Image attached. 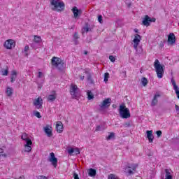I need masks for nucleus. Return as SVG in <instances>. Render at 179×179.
<instances>
[{
	"instance_id": "8fccbe9b",
	"label": "nucleus",
	"mask_w": 179,
	"mask_h": 179,
	"mask_svg": "<svg viewBox=\"0 0 179 179\" xmlns=\"http://www.w3.org/2000/svg\"><path fill=\"white\" fill-rule=\"evenodd\" d=\"M38 89H41V87H43V85H39L38 86Z\"/></svg>"
},
{
	"instance_id": "dca6fc26",
	"label": "nucleus",
	"mask_w": 179,
	"mask_h": 179,
	"mask_svg": "<svg viewBox=\"0 0 179 179\" xmlns=\"http://www.w3.org/2000/svg\"><path fill=\"white\" fill-rule=\"evenodd\" d=\"M72 12L73 13V17L75 19H78V16H80V15H82V10H79L78 9V7L76 6H74L73 8H72Z\"/></svg>"
},
{
	"instance_id": "7c9ffc66",
	"label": "nucleus",
	"mask_w": 179,
	"mask_h": 179,
	"mask_svg": "<svg viewBox=\"0 0 179 179\" xmlns=\"http://www.w3.org/2000/svg\"><path fill=\"white\" fill-rule=\"evenodd\" d=\"M141 83L143 85V86H147L148 85V83H149V81L148 80V78H141Z\"/></svg>"
},
{
	"instance_id": "c756f323",
	"label": "nucleus",
	"mask_w": 179,
	"mask_h": 179,
	"mask_svg": "<svg viewBox=\"0 0 179 179\" xmlns=\"http://www.w3.org/2000/svg\"><path fill=\"white\" fill-rule=\"evenodd\" d=\"M108 79H110V73H105L103 76V82H105V83H107L108 82Z\"/></svg>"
},
{
	"instance_id": "de8ad7c7",
	"label": "nucleus",
	"mask_w": 179,
	"mask_h": 179,
	"mask_svg": "<svg viewBox=\"0 0 179 179\" xmlns=\"http://www.w3.org/2000/svg\"><path fill=\"white\" fill-rule=\"evenodd\" d=\"M175 108H176V111L178 113V111H179V106L176 105L175 106Z\"/></svg>"
},
{
	"instance_id": "a211bd4d",
	"label": "nucleus",
	"mask_w": 179,
	"mask_h": 179,
	"mask_svg": "<svg viewBox=\"0 0 179 179\" xmlns=\"http://www.w3.org/2000/svg\"><path fill=\"white\" fill-rule=\"evenodd\" d=\"M57 99V92L55 91H52L48 96V101H54Z\"/></svg>"
},
{
	"instance_id": "58836bf2",
	"label": "nucleus",
	"mask_w": 179,
	"mask_h": 179,
	"mask_svg": "<svg viewBox=\"0 0 179 179\" xmlns=\"http://www.w3.org/2000/svg\"><path fill=\"white\" fill-rule=\"evenodd\" d=\"M28 51H29V46H25L24 50L23 51L24 54H25V55H27Z\"/></svg>"
},
{
	"instance_id": "0eeeda50",
	"label": "nucleus",
	"mask_w": 179,
	"mask_h": 179,
	"mask_svg": "<svg viewBox=\"0 0 179 179\" xmlns=\"http://www.w3.org/2000/svg\"><path fill=\"white\" fill-rule=\"evenodd\" d=\"M155 22H156V18H151L149 15H145L143 19L142 24L148 27V26H150V23H155Z\"/></svg>"
},
{
	"instance_id": "cd10ccee",
	"label": "nucleus",
	"mask_w": 179,
	"mask_h": 179,
	"mask_svg": "<svg viewBox=\"0 0 179 179\" xmlns=\"http://www.w3.org/2000/svg\"><path fill=\"white\" fill-rule=\"evenodd\" d=\"M93 28L89 27V24H86L85 27L83 28V33H87L88 31H92Z\"/></svg>"
},
{
	"instance_id": "79ce46f5",
	"label": "nucleus",
	"mask_w": 179,
	"mask_h": 179,
	"mask_svg": "<svg viewBox=\"0 0 179 179\" xmlns=\"http://www.w3.org/2000/svg\"><path fill=\"white\" fill-rule=\"evenodd\" d=\"M156 134L158 138H160V136H162V131H157Z\"/></svg>"
},
{
	"instance_id": "09e8293b",
	"label": "nucleus",
	"mask_w": 179,
	"mask_h": 179,
	"mask_svg": "<svg viewBox=\"0 0 179 179\" xmlns=\"http://www.w3.org/2000/svg\"><path fill=\"white\" fill-rule=\"evenodd\" d=\"M122 73H123L124 78H127V72L126 71H123Z\"/></svg>"
},
{
	"instance_id": "c9c22d12",
	"label": "nucleus",
	"mask_w": 179,
	"mask_h": 179,
	"mask_svg": "<svg viewBox=\"0 0 179 179\" xmlns=\"http://www.w3.org/2000/svg\"><path fill=\"white\" fill-rule=\"evenodd\" d=\"M87 96H88V99L89 100H92V99H93V94L90 92H87Z\"/></svg>"
},
{
	"instance_id": "864d4df0",
	"label": "nucleus",
	"mask_w": 179,
	"mask_h": 179,
	"mask_svg": "<svg viewBox=\"0 0 179 179\" xmlns=\"http://www.w3.org/2000/svg\"><path fill=\"white\" fill-rule=\"evenodd\" d=\"M20 179H24V177L21 176V177H20Z\"/></svg>"
},
{
	"instance_id": "c85d7f7f",
	"label": "nucleus",
	"mask_w": 179,
	"mask_h": 179,
	"mask_svg": "<svg viewBox=\"0 0 179 179\" xmlns=\"http://www.w3.org/2000/svg\"><path fill=\"white\" fill-rule=\"evenodd\" d=\"M1 157H8V154L5 152V150L0 148V158Z\"/></svg>"
},
{
	"instance_id": "f3484780",
	"label": "nucleus",
	"mask_w": 179,
	"mask_h": 179,
	"mask_svg": "<svg viewBox=\"0 0 179 179\" xmlns=\"http://www.w3.org/2000/svg\"><path fill=\"white\" fill-rule=\"evenodd\" d=\"M168 43L171 45H173L176 43V35H174V33H170L169 34Z\"/></svg>"
},
{
	"instance_id": "7ed1b4c3",
	"label": "nucleus",
	"mask_w": 179,
	"mask_h": 179,
	"mask_svg": "<svg viewBox=\"0 0 179 179\" xmlns=\"http://www.w3.org/2000/svg\"><path fill=\"white\" fill-rule=\"evenodd\" d=\"M51 64L54 68L59 69V71H63L66 67L65 62L57 57H53L52 58Z\"/></svg>"
},
{
	"instance_id": "20e7f679",
	"label": "nucleus",
	"mask_w": 179,
	"mask_h": 179,
	"mask_svg": "<svg viewBox=\"0 0 179 179\" xmlns=\"http://www.w3.org/2000/svg\"><path fill=\"white\" fill-rule=\"evenodd\" d=\"M50 5L52 7V10L55 12H62L65 9V3L59 0H50Z\"/></svg>"
},
{
	"instance_id": "37998d69",
	"label": "nucleus",
	"mask_w": 179,
	"mask_h": 179,
	"mask_svg": "<svg viewBox=\"0 0 179 179\" xmlns=\"http://www.w3.org/2000/svg\"><path fill=\"white\" fill-rule=\"evenodd\" d=\"M38 179H48L47 177L44 176H40L38 177Z\"/></svg>"
},
{
	"instance_id": "9b49d317",
	"label": "nucleus",
	"mask_w": 179,
	"mask_h": 179,
	"mask_svg": "<svg viewBox=\"0 0 179 179\" xmlns=\"http://www.w3.org/2000/svg\"><path fill=\"white\" fill-rule=\"evenodd\" d=\"M33 104L37 110H40V108L43 107V99H41V97L35 99L33 101Z\"/></svg>"
},
{
	"instance_id": "4c0bfd02",
	"label": "nucleus",
	"mask_w": 179,
	"mask_h": 179,
	"mask_svg": "<svg viewBox=\"0 0 179 179\" xmlns=\"http://www.w3.org/2000/svg\"><path fill=\"white\" fill-rule=\"evenodd\" d=\"M109 59L111 62H115V57L113 55L109 56Z\"/></svg>"
},
{
	"instance_id": "b1692460",
	"label": "nucleus",
	"mask_w": 179,
	"mask_h": 179,
	"mask_svg": "<svg viewBox=\"0 0 179 179\" xmlns=\"http://www.w3.org/2000/svg\"><path fill=\"white\" fill-rule=\"evenodd\" d=\"M3 45H16V41L13 39H8L4 42Z\"/></svg>"
},
{
	"instance_id": "e433bc0d",
	"label": "nucleus",
	"mask_w": 179,
	"mask_h": 179,
	"mask_svg": "<svg viewBox=\"0 0 179 179\" xmlns=\"http://www.w3.org/2000/svg\"><path fill=\"white\" fill-rule=\"evenodd\" d=\"M78 38H79V33L78 32H76L73 35V39L75 41L78 40Z\"/></svg>"
},
{
	"instance_id": "412c9836",
	"label": "nucleus",
	"mask_w": 179,
	"mask_h": 179,
	"mask_svg": "<svg viewBox=\"0 0 179 179\" xmlns=\"http://www.w3.org/2000/svg\"><path fill=\"white\" fill-rule=\"evenodd\" d=\"M5 92L8 97H12V95L13 94V88L10 87H7L6 88Z\"/></svg>"
},
{
	"instance_id": "4468645a",
	"label": "nucleus",
	"mask_w": 179,
	"mask_h": 179,
	"mask_svg": "<svg viewBox=\"0 0 179 179\" xmlns=\"http://www.w3.org/2000/svg\"><path fill=\"white\" fill-rule=\"evenodd\" d=\"M67 152L70 156H73V155H80V150H79L78 148H69L67 150Z\"/></svg>"
},
{
	"instance_id": "5fc2aeb1",
	"label": "nucleus",
	"mask_w": 179,
	"mask_h": 179,
	"mask_svg": "<svg viewBox=\"0 0 179 179\" xmlns=\"http://www.w3.org/2000/svg\"><path fill=\"white\" fill-rule=\"evenodd\" d=\"M85 55H87V52L85 51Z\"/></svg>"
},
{
	"instance_id": "6ab92c4d",
	"label": "nucleus",
	"mask_w": 179,
	"mask_h": 179,
	"mask_svg": "<svg viewBox=\"0 0 179 179\" xmlns=\"http://www.w3.org/2000/svg\"><path fill=\"white\" fill-rule=\"evenodd\" d=\"M147 138L150 142V143H152L153 142L154 136H153V131L152 130L149 131L148 130L146 131Z\"/></svg>"
},
{
	"instance_id": "423d86ee",
	"label": "nucleus",
	"mask_w": 179,
	"mask_h": 179,
	"mask_svg": "<svg viewBox=\"0 0 179 179\" xmlns=\"http://www.w3.org/2000/svg\"><path fill=\"white\" fill-rule=\"evenodd\" d=\"M70 93L72 96V98L76 99V100H78L80 96V94L79 93V88H78V86L75 84L71 85Z\"/></svg>"
},
{
	"instance_id": "a18cd8bd",
	"label": "nucleus",
	"mask_w": 179,
	"mask_h": 179,
	"mask_svg": "<svg viewBox=\"0 0 179 179\" xmlns=\"http://www.w3.org/2000/svg\"><path fill=\"white\" fill-rule=\"evenodd\" d=\"M5 47L7 50H12V45H6Z\"/></svg>"
},
{
	"instance_id": "72a5a7b5",
	"label": "nucleus",
	"mask_w": 179,
	"mask_h": 179,
	"mask_svg": "<svg viewBox=\"0 0 179 179\" xmlns=\"http://www.w3.org/2000/svg\"><path fill=\"white\" fill-rule=\"evenodd\" d=\"M36 76L37 78H44V73L41 72V71H39L36 73Z\"/></svg>"
},
{
	"instance_id": "aec40b11",
	"label": "nucleus",
	"mask_w": 179,
	"mask_h": 179,
	"mask_svg": "<svg viewBox=\"0 0 179 179\" xmlns=\"http://www.w3.org/2000/svg\"><path fill=\"white\" fill-rule=\"evenodd\" d=\"M159 97H160V94L156 93L154 96V98H153L152 102H151V106H156V104H157V103L159 101H158Z\"/></svg>"
},
{
	"instance_id": "bb28decb",
	"label": "nucleus",
	"mask_w": 179,
	"mask_h": 179,
	"mask_svg": "<svg viewBox=\"0 0 179 179\" xmlns=\"http://www.w3.org/2000/svg\"><path fill=\"white\" fill-rule=\"evenodd\" d=\"M34 43H36L37 44H38L39 43H41V41H42L41 36L34 35Z\"/></svg>"
},
{
	"instance_id": "49530a36",
	"label": "nucleus",
	"mask_w": 179,
	"mask_h": 179,
	"mask_svg": "<svg viewBox=\"0 0 179 179\" xmlns=\"http://www.w3.org/2000/svg\"><path fill=\"white\" fill-rule=\"evenodd\" d=\"M96 131H101V127L100 126H97L96 128Z\"/></svg>"
},
{
	"instance_id": "39448f33",
	"label": "nucleus",
	"mask_w": 179,
	"mask_h": 179,
	"mask_svg": "<svg viewBox=\"0 0 179 179\" xmlns=\"http://www.w3.org/2000/svg\"><path fill=\"white\" fill-rule=\"evenodd\" d=\"M119 114L121 118L127 120L131 118V112L129 109L125 106V104H122L119 107Z\"/></svg>"
},
{
	"instance_id": "9d476101",
	"label": "nucleus",
	"mask_w": 179,
	"mask_h": 179,
	"mask_svg": "<svg viewBox=\"0 0 179 179\" xmlns=\"http://www.w3.org/2000/svg\"><path fill=\"white\" fill-rule=\"evenodd\" d=\"M111 106V99L108 98L104 99L100 104L99 107L101 110H106V108H108Z\"/></svg>"
},
{
	"instance_id": "3c124183",
	"label": "nucleus",
	"mask_w": 179,
	"mask_h": 179,
	"mask_svg": "<svg viewBox=\"0 0 179 179\" xmlns=\"http://www.w3.org/2000/svg\"><path fill=\"white\" fill-rule=\"evenodd\" d=\"M134 31H135L136 33H138L139 31L138 30V29H134Z\"/></svg>"
},
{
	"instance_id": "5701e85b",
	"label": "nucleus",
	"mask_w": 179,
	"mask_h": 179,
	"mask_svg": "<svg viewBox=\"0 0 179 179\" xmlns=\"http://www.w3.org/2000/svg\"><path fill=\"white\" fill-rule=\"evenodd\" d=\"M17 77V72L16 71L13 70L11 71V76H10V82L13 83L15 80H16V78Z\"/></svg>"
},
{
	"instance_id": "603ef678",
	"label": "nucleus",
	"mask_w": 179,
	"mask_h": 179,
	"mask_svg": "<svg viewBox=\"0 0 179 179\" xmlns=\"http://www.w3.org/2000/svg\"><path fill=\"white\" fill-rule=\"evenodd\" d=\"M84 78H85V76H83V77L80 76V78L81 79V80H83Z\"/></svg>"
},
{
	"instance_id": "f704fd0d",
	"label": "nucleus",
	"mask_w": 179,
	"mask_h": 179,
	"mask_svg": "<svg viewBox=\"0 0 179 179\" xmlns=\"http://www.w3.org/2000/svg\"><path fill=\"white\" fill-rule=\"evenodd\" d=\"M8 69H4L1 71V73L3 75V76H8Z\"/></svg>"
},
{
	"instance_id": "a19ab883",
	"label": "nucleus",
	"mask_w": 179,
	"mask_h": 179,
	"mask_svg": "<svg viewBox=\"0 0 179 179\" xmlns=\"http://www.w3.org/2000/svg\"><path fill=\"white\" fill-rule=\"evenodd\" d=\"M34 115L37 117V118H41V115H40L39 112H35Z\"/></svg>"
},
{
	"instance_id": "6e6552de",
	"label": "nucleus",
	"mask_w": 179,
	"mask_h": 179,
	"mask_svg": "<svg viewBox=\"0 0 179 179\" xmlns=\"http://www.w3.org/2000/svg\"><path fill=\"white\" fill-rule=\"evenodd\" d=\"M48 162L53 165L55 169H57V166H58V159L55 157V154L54 152H51L48 157Z\"/></svg>"
},
{
	"instance_id": "f257e3e1",
	"label": "nucleus",
	"mask_w": 179,
	"mask_h": 179,
	"mask_svg": "<svg viewBox=\"0 0 179 179\" xmlns=\"http://www.w3.org/2000/svg\"><path fill=\"white\" fill-rule=\"evenodd\" d=\"M21 139L24 141L23 150L24 153H30L31 152V145H33V141L30 136L26 133H23L21 135Z\"/></svg>"
},
{
	"instance_id": "473e14b6",
	"label": "nucleus",
	"mask_w": 179,
	"mask_h": 179,
	"mask_svg": "<svg viewBox=\"0 0 179 179\" xmlns=\"http://www.w3.org/2000/svg\"><path fill=\"white\" fill-rule=\"evenodd\" d=\"M134 50H136V52L138 54H140V52H142V46L141 45H134Z\"/></svg>"
},
{
	"instance_id": "393cba45",
	"label": "nucleus",
	"mask_w": 179,
	"mask_h": 179,
	"mask_svg": "<svg viewBox=\"0 0 179 179\" xmlns=\"http://www.w3.org/2000/svg\"><path fill=\"white\" fill-rule=\"evenodd\" d=\"M133 41H134V43L136 45H138V44H139V43H141V36H140V35L139 34H136Z\"/></svg>"
},
{
	"instance_id": "2eb2a0df",
	"label": "nucleus",
	"mask_w": 179,
	"mask_h": 179,
	"mask_svg": "<svg viewBox=\"0 0 179 179\" xmlns=\"http://www.w3.org/2000/svg\"><path fill=\"white\" fill-rule=\"evenodd\" d=\"M161 179H173V171L171 169H165V174Z\"/></svg>"
},
{
	"instance_id": "2f4dec72",
	"label": "nucleus",
	"mask_w": 179,
	"mask_h": 179,
	"mask_svg": "<svg viewBox=\"0 0 179 179\" xmlns=\"http://www.w3.org/2000/svg\"><path fill=\"white\" fill-rule=\"evenodd\" d=\"M108 179H120V177L114 173H110L108 176Z\"/></svg>"
},
{
	"instance_id": "f03ea898",
	"label": "nucleus",
	"mask_w": 179,
	"mask_h": 179,
	"mask_svg": "<svg viewBox=\"0 0 179 179\" xmlns=\"http://www.w3.org/2000/svg\"><path fill=\"white\" fill-rule=\"evenodd\" d=\"M153 65L158 79H162L164 76V65L162 64L157 59H155Z\"/></svg>"
},
{
	"instance_id": "f8f14e48",
	"label": "nucleus",
	"mask_w": 179,
	"mask_h": 179,
	"mask_svg": "<svg viewBox=\"0 0 179 179\" xmlns=\"http://www.w3.org/2000/svg\"><path fill=\"white\" fill-rule=\"evenodd\" d=\"M43 131L45 134L47 135L48 138H51L52 136V125H46L43 127Z\"/></svg>"
},
{
	"instance_id": "1a4fd4ad",
	"label": "nucleus",
	"mask_w": 179,
	"mask_h": 179,
	"mask_svg": "<svg viewBox=\"0 0 179 179\" xmlns=\"http://www.w3.org/2000/svg\"><path fill=\"white\" fill-rule=\"evenodd\" d=\"M136 169V167L132 166L131 165H127L123 167V171L125 173L126 176H132L134 171Z\"/></svg>"
},
{
	"instance_id": "a878e982",
	"label": "nucleus",
	"mask_w": 179,
	"mask_h": 179,
	"mask_svg": "<svg viewBox=\"0 0 179 179\" xmlns=\"http://www.w3.org/2000/svg\"><path fill=\"white\" fill-rule=\"evenodd\" d=\"M115 139V134L114 132H110L106 136V141H114Z\"/></svg>"
},
{
	"instance_id": "ddd939ff",
	"label": "nucleus",
	"mask_w": 179,
	"mask_h": 179,
	"mask_svg": "<svg viewBox=\"0 0 179 179\" xmlns=\"http://www.w3.org/2000/svg\"><path fill=\"white\" fill-rule=\"evenodd\" d=\"M56 131L57 132V134H62V132H64V124L62 123V122L61 121H58L56 122Z\"/></svg>"
},
{
	"instance_id": "ea45409f",
	"label": "nucleus",
	"mask_w": 179,
	"mask_h": 179,
	"mask_svg": "<svg viewBox=\"0 0 179 179\" xmlns=\"http://www.w3.org/2000/svg\"><path fill=\"white\" fill-rule=\"evenodd\" d=\"M98 21L99 22V23H103V15L98 16Z\"/></svg>"
},
{
	"instance_id": "4be33fe9",
	"label": "nucleus",
	"mask_w": 179,
	"mask_h": 179,
	"mask_svg": "<svg viewBox=\"0 0 179 179\" xmlns=\"http://www.w3.org/2000/svg\"><path fill=\"white\" fill-rule=\"evenodd\" d=\"M87 173L90 177L94 178L96 177V174H97V171H96V169H94L91 168L87 170Z\"/></svg>"
},
{
	"instance_id": "c03bdc74",
	"label": "nucleus",
	"mask_w": 179,
	"mask_h": 179,
	"mask_svg": "<svg viewBox=\"0 0 179 179\" xmlns=\"http://www.w3.org/2000/svg\"><path fill=\"white\" fill-rule=\"evenodd\" d=\"M74 179H80L79 178V176L77 173L73 174Z\"/></svg>"
}]
</instances>
